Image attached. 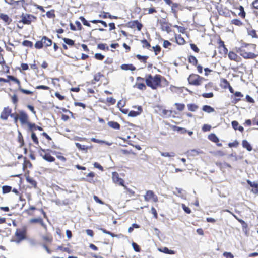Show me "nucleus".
<instances>
[{"instance_id": "f257e3e1", "label": "nucleus", "mask_w": 258, "mask_h": 258, "mask_svg": "<svg viewBox=\"0 0 258 258\" xmlns=\"http://www.w3.org/2000/svg\"><path fill=\"white\" fill-rule=\"evenodd\" d=\"M256 46L255 44H245L236 48V52L244 58L253 59L256 57V55L250 51L255 50Z\"/></svg>"}, {"instance_id": "f03ea898", "label": "nucleus", "mask_w": 258, "mask_h": 258, "mask_svg": "<svg viewBox=\"0 0 258 258\" xmlns=\"http://www.w3.org/2000/svg\"><path fill=\"white\" fill-rule=\"evenodd\" d=\"M146 83L148 86L153 89H156L161 84V76L155 75L154 77L151 75H148L146 78Z\"/></svg>"}, {"instance_id": "7ed1b4c3", "label": "nucleus", "mask_w": 258, "mask_h": 258, "mask_svg": "<svg viewBox=\"0 0 258 258\" xmlns=\"http://www.w3.org/2000/svg\"><path fill=\"white\" fill-rule=\"evenodd\" d=\"M204 78L196 74H191L188 78V81L190 84L199 86L201 85Z\"/></svg>"}, {"instance_id": "20e7f679", "label": "nucleus", "mask_w": 258, "mask_h": 258, "mask_svg": "<svg viewBox=\"0 0 258 258\" xmlns=\"http://www.w3.org/2000/svg\"><path fill=\"white\" fill-rule=\"evenodd\" d=\"M112 178L113 182L117 184L122 186L124 189L128 190L127 187L124 185V180L122 178H119V174L116 172H113L112 173Z\"/></svg>"}, {"instance_id": "39448f33", "label": "nucleus", "mask_w": 258, "mask_h": 258, "mask_svg": "<svg viewBox=\"0 0 258 258\" xmlns=\"http://www.w3.org/2000/svg\"><path fill=\"white\" fill-rule=\"evenodd\" d=\"M22 19L19 21V23H23L24 24L29 25L31 22L36 19V17L32 15L22 14L21 16Z\"/></svg>"}, {"instance_id": "423d86ee", "label": "nucleus", "mask_w": 258, "mask_h": 258, "mask_svg": "<svg viewBox=\"0 0 258 258\" xmlns=\"http://www.w3.org/2000/svg\"><path fill=\"white\" fill-rule=\"evenodd\" d=\"M144 199L146 201H149L150 200H153L154 202L158 201L157 196L152 190L147 191L146 195L144 196Z\"/></svg>"}, {"instance_id": "0eeeda50", "label": "nucleus", "mask_w": 258, "mask_h": 258, "mask_svg": "<svg viewBox=\"0 0 258 258\" xmlns=\"http://www.w3.org/2000/svg\"><path fill=\"white\" fill-rule=\"evenodd\" d=\"M19 119L22 124H26L28 122V116L23 111H21L18 114Z\"/></svg>"}, {"instance_id": "6e6552de", "label": "nucleus", "mask_w": 258, "mask_h": 258, "mask_svg": "<svg viewBox=\"0 0 258 258\" xmlns=\"http://www.w3.org/2000/svg\"><path fill=\"white\" fill-rule=\"evenodd\" d=\"M12 109L9 107H5L1 112L0 118L3 120H7L8 116L11 114Z\"/></svg>"}, {"instance_id": "1a4fd4ad", "label": "nucleus", "mask_w": 258, "mask_h": 258, "mask_svg": "<svg viewBox=\"0 0 258 258\" xmlns=\"http://www.w3.org/2000/svg\"><path fill=\"white\" fill-rule=\"evenodd\" d=\"M25 230H17L15 233V235L18 239V242H19L20 241L25 238Z\"/></svg>"}, {"instance_id": "9d476101", "label": "nucleus", "mask_w": 258, "mask_h": 258, "mask_svg": "<svg viewBox=\"0 0 258 258\" xmlns=\"http://www.w3.org/2000/svg\"><path fill=\"white\" fill-rule=\"evenodd\" d=\"M217 10L220 15L225 17H229L230 15L229 11L226 8L219 7L217 8Z\"/></svg>"}, {"instance_id": "9b49d317", "label": "nucleus", "mask_w": 258, "mask_h": 258, "mask_svg": "<svg viewBox=\"0 0 258 258\" xmlns=\"http://www.w3.org/2000/svg\"><path fill=\"white\" fill-rule=\"evenodd\" d=\"M41 41L42 42L43 46H44L46 47L51 46L52 43L51 40L47 38L46 36H43L41 39Z\"/></svg>"}, {"instance_id": "f8f14e48", "label": "nucleus", "mask_w": 258, "mask_h": 258, "mask_svg": "<svg viewBox=\"0 0 258 258\" xmlns=\"http://www.w3.org/2000/svg\"><path fill=\"white\" fill-rule=\"evenodd\" d=\"M142 111V107L141 106H139L138 107V111H131L128 113V116L131 117H136L140 114Z\"/></svg>"}, {"instance_id": "ddd939ff", "label": "nucleus", "mask_w": 258, "mask_h": 258, "mask_svg": "<svg viewBox=\"0 0 258 258\" xmlns=\"http://www.w3.org/2000/svg\"><path fill=\"white\" fill-rule=\"evenodd\" d=\"M40 155L42 157V158L47 161L48 162H53L55 160V158L50 155L49 154H45L43 155L42 153H40Z\"/></svg>"}, {"instance_id": "4468645a", "label": "nucleus", "mask_w": 258, "mask_h": 258, "mask_svg": "<svg viewBox=\"0 0 258 258\" xmlns=\"http://www.w3.org/2000/svg\"><path fill=\"white\" fill-rule=\"evenodd\" d=\"M0 18L8 24H9L12 21V19L6 14H1Z\"/></svg>"}, {"instance_id": "2eb2a0df", "label": "nucleus", "mask_w": 258, "mask_h": 258, "mask_svg": "<svg viewBox=\"0 0 258 258\" xmlns=\"http://www.w3.org/2000/svg\"><path fill=\"white\" fill-rule=\"evenodd\" d=\"M228 57L230 60L238 61L239 57L234 52L230 51L228 54Z\"/></svg>"}, {"instance_id": "dca6fc26", "label": "nucleus", "mask_w": 258, "mask_h": 258, "mask_svg": "<svg viewBox=\"0 0 258 258\" xmlns=\"http://www.w3.org/2000/svg\"><path fill=\"white\" fill-rule=\"evenodd\" d=\"M121 68L124 70H131L134 71L136 70V68L132 64H122L121 66Z\"/></svg>"}, {"instance_id": "f3484780", "label": "nucleus", "mask_w": 258, "mask_h": 258, "mask_svg": "<svg viewBox=\"0 0 258 258\" xmlns=\"http://www.w3.org/2000/svg\"><path fill=\"white\" fill-rule=\"evenodd\" d=\"M242 144L243 147L246 148L248 151H251L252 150V147L247 140H243Z\"/></svg>"}, {"instance_id": "a211bd4d", "label": "nucleus", "mask_w": 258, "mask_h": 258, "mask_svg": "<svg viewBox=\"0 0 258 258\" xmlns=\"http://www.w3.org/2000/svg\"><path fill=\"white\" fill-rule=\"evenodd\" d=\"M161 25L162 30L168 32L170 31V26L169 24L165 22V21L161 22Z\"/></svg>"}, {"instance_id": "6ab92c4d", "label": "nucleus", "mask_w": 258, "mask_h": 258, "mask_svg": "<svg viewBox=\"0 0 258 258\" xmlns=\"http://www.w3.org/2000/svg\"><path fill=\"white\" fill-rule=\"evenodd\" d=\"M107 124L109 126H110V127H111L112 128L117 129V130H119L120 128V126L119 124L116 122L109 121Z\"/></svg>"}, {"instance_id": "aec40b11", "label": "nucleus", "mask_w": 258, "mask_h": 258, "mask_svg": "<svg viewBox=\"0 0 258 258\" xmlns=\"http://www.w3.org/2000/svg\"><path fill=\"white\" fill-rule=\"evenodd\" d=\"M203 111L207 113H211L215 111L214 109L209 105H204L202 108Z\"/></svg>"}, {"instance_id": "412c9836", "label": "nucleus", "mask_w": 258, "mask_h": 258, "mask_svg": "<svg viewBox=\"0 0 258 258\" xmlns=\"http://www.w3.org/2000/svg\"><path fill=\"white\" fill-rule=\"evenodd\" d=\"M5 2L10 5H15L16 4L18 5L20 3H22V4L24 3L25 1L24 0H19V1H14V0H10V1H8L7 0H5Z\"/></svg>"}, {"instance_id": "4be33fe9", "label": "nucleus", "mask_w": 258, "mask_h": 258, "mask_svg": "<svg viewBox=\"0 0 258 258\" xmlns=\"http://www.w3.org/2000/svg\"><path fill=\"white\" fill-rule=\"evenodd\" d=\"M187 107L189 111L192 112L196 111L199 108V106L194 104H188Z\"/></svg>"}, {"instance_id": "5701e85b", "label": "nucleus", "mask_w": 258, "mask_h": 258, "mask_svg": "<svg viewBox=\"0 0 258 258\" xmlns=\"http://www.w3.org/2000/svg\"><path fill=\"white\" fill-rule=\"evenodd\" d=\"M208 138L211 141L216 143L219 141L218 137L214 134H211L208 136Z\"/></svg>"}, {"instance_id": "b1692460", "label": "nucleus", "mask_w": 258, "mask_h": 258, "mask_svg": "<svg viewBox=\"0 0 258 258\" xmlns=\"http://www.w3.org/2000/svg\"><path fill=\"white\" fill-rule=\"evenodd\" d=\"M160 153L161 156L167 157H174L175 156V154L173 152L168 153V152H160Z\"/></svg>"}, {"instance_id": "393cba45", "label": "nucleus", "mask_w": 258, "mask_h": 258, "mask_svg": "<svg viewBox=\"0 0 258 258\" xmlns=\"http://www.w3.org/2000/svg\"><path fill=\"white\" fill-rule=\"evenodd\" d=\"M12 187L10 186L5 185L2 187L3 193L4 194L9 193L11 191Z\"/></svg>"}, {"instance_id": "a878e982", "label": "nucleus", "mask_w": 258, "mask_h": 258, "mask_svg": "<svg viewBox=\"0 0 258 258\" xmlns=\"http://www.w3.org/2000/svg\"><path fill=\"white\" fill-rule=\"evenodd\" d=\"M248 34L252 38H256L257 37L255 30L253 29H250L248 30Z\"/></svg>"}, {"instance_id": "bb28decb", "label": "nucleus", "mask_w": 258, "mask_h": 258, "mask_svg": "<svg viewBox=\"0 0 258 258\" xmlns=\"http://www.w3.org/2000/svg\"><path fill=\"white\" fill-rule=\"evenodd\" d=\"M175 105L176 106V108L179 111H182L184 109L185 105L183 104L175 103Z\"/></svg>"}, {"instance_id": "cd10ccee", "label": "nucleus", "mask_w": 258, "mask_h": 258, "mask_svg": "<svg viewBox=\"0 0 258 258\" xmlns=\"http://www.w3.org/2000/svg\"><path fill=\"white\" fill-rule=\"evenodd\" d=\"M99 17H102L103 18H106L107 17H109L110 19H112V18L116 19L117 18V17H116V16H112L110 14H108V13H104L103 15H100Z\"/></svg>"}, {"instance_id": "c85d7f7f", "label": "nucleus", "mask_w": 258, "mask_h": 258, "mask_svg": "<svg viewBox=\"0 0 258 258\" xmlns=\"http://www.w3.org/2000/svg\"><path fill=\"white\" fill-rule=\"evenodd\" d=\"M188 61L190 63H192L194 65L196 64L198 62L197 59L194 56H190L188 58Z\"/></svg>"}, {"instance_id": "c756f323", "label": "nucleus", "mask_w": 258, "mask_h": 258, "mask_svg": "<svg viewBox=\"0 0 258 258\" xmlns=\"http://www.w3.org/2000/svg\"><path fill=\"white\" fill-rule=\"evenodd\" d=\"M62 39H63L64 42L69 45L72 46V45H73L74 44V41L70 39L64 38Z\"/></svg>"}, {"instance_id": "7c9ffc66", "label": "nucleus", "mask_w": 258, "mask_h": 258, "mask_svg": "<svg viewBox=\"0 0 258 258\" xmlns=\"http://www.w3.org/2000/svg\"><path fill=\"white\" fill-rule=\"evenodd\" d=\"M231 23L237 26H241L242 24L241 21L237 19H233L231 21Z\"/></svg>"}, {"instance_id": "2f4dec72", "label": "nucleus", "mask_w": 258, "mask_h": 258, "mask_svg": "<svg viewBox=\"0 0 258 258\" xmlns=\"http://www.w3.org/2000/svg\"><path fill=\"white\" fill-rule=\"evenodd\" d=\"M76 146L80 150H87V148L84 145H82L79 143H75Z\"/></svg>"}, {"instance_id": "473e14b6", "label": "nucleus", "mask_w": 258, "mask_h": 258, "mask_svg": "<svg viewBox=\"0 0 258 258\" xmlns=\"http://www.w3.org/2000/svg\"><path fill=\"white\" fill-rule=\"evenodd\" d=\"M79 19L84 25L88 27L90 26V23L85 19V18L83 17H80Z\"/></svg>"}, {"instance_id": "72a5a7b5", "label": "nucleus", "mask_w": 258, "mask_h": 258, "mask_svg": "<svg viewBox=\"0 0 258 258\" xmlns=\"http://www.w3.org/2000/svg\"><path fill=\"white\" fill-rule=\"evenodd\" d=\"M8 78L10 80L13 81L15 82L16 83H17L18 84L19 86H20V82L19 81V80H18L16 78L14 77L13 76H8Z\"/></svg>"}, {"instance_id": "f704fd0d", "label": "nucleus", "mask_w": 258, "mask_h": 258, "mask_svg": "<svg viewBox=\"0 0 258 258\" xmlns=\"http://www.w3.org/2000/svg\"><path fill=\"white\" fill-rule=\"evenodd\" d=\"M141 42L143 44V47H146L149 49L151 47L150 44L145 39L142 40Z\"/></svg>"}, {"instance_id": "c9c22d12", "label": "nucleus", "mask_w": 258, "mask_h": 258, "mask_svg": "<svg viewBox=\"0 0 258 258\" xmlns=\"http://www.w3.org/2000/svg\"><path fill=\"white\" fill-rule=\"evenodd\" d=\"M22 44L27 47H32L33 45V43L32 42L28 40H25L23 42Z\"/></svg>"}, {"instance_id": "e433bc0d", "label": "nucleus", "mask_w": 258, "mask_h": 258, "mask_svg": "<svg viewBox=\"0 0 258 258\" xmlns=\"http://www.w3.org/2000/svg\"><path fill=\"white\" fill-rule=\"evenodd\" d=\"M19 89L22 92L26 94H32L33 93V92L31 91L22 88L20 86H19Z\"/></svg>"}, {"instance_id": "4c0bfd02", "label": "nucleus", "mask_w": 258, "mask_h": 258, "mask_svg": "<svg viewBox=\"0 0 258 258\" xmlns=\"http://www.w3.org/2000/svg\"><path fill=\"white\" fill-rule=\"evenodd\" d=\"M39 222H41V218H32L29 220L31 223H39Z\"/></svg>"}, {"instance_id": "58836bf2", "label": "nucleus", "mask_w": 258, "mask_h": 258, "mask_svg": "<svg viewBox=\"0 0 258 258\" xmlns=\"http://www.w3.org/2000/svg\"><path fill=\"white\" fill-rule=\"evenodd\" d=\"M42 238L44 241H45L46 242H49V243H50L52 240V237H50L48 235L43 236L42 237Z\"/></svg>"}, {"instance_id": "ea45409f", "label": "nucleus", "mask_w": 258, "mask_h": 258, "mask_svg": "<svg viewBox=\"0 0 258 258\" xmlns=\"http://www.w3.org/2000/svg\"><path fill=\"white\" fill-rule=\"evenodd\" d=\"M247 182L251 187H255V188L258 187V184L256 182H252L251 181H250L249 180H247Z\"/></svg>"}, {"instance_id": "a19ab883", "label": "nucleus", "mask_w": 258, "mask_h": 258, "mask_svg": "<svg viewBox=\"0 0 258 258\" xmlns=\"http://www.w3.org/2000/svg\"><path fill=\"white\" fill-rule=\"evenodd\" d=\"M35 47L37 49H41L43 47L42 42L41 41H39L36 42L35 44Z\"/></svg>"}, {"instance_id": "79ce46f5", "label": "nucleus", "mask_w": 258, "mask_h": 258, "mask_svg": "<svg viewBox=\"0 0 258 258\" xmlns=\"http://www.w3.org/2000/svg\"><path fill=\"white\" fill-rule=\"evenodd\" d=\"M181 206L185 212L187 214H190L191 213V210L188 207H186L185 204H182Z\"/></svg>"}, {"instance_id": "37998d69", "label": "nucleus", "mask_w": 258, "mask_h": 258, "mask_svg": "<svg viewBox=\"0 0 258 258\" xmlns=\"http://www.w3.org/2000/svg\"><path fill=\"white\" fill-rule=\"evenodd\" d=\"M31 138H32V139L33 140V142L36 144H38V140L36 136V134L34 133H32V134H31Z\"/></svg>"}, {"instance_id": "c03bdc74", "label": "nucleus", "mask_w": 258, "mask_h": 258, "mask_svg": "<svg viewBox=\"0 0 258 258\" xmlns=\"http://www.w3.org/2000/svg\"><path fill=\"white\" fill-rule=\"evenodd\" d=\"M223 255L226 258H233L234 257L233 255L231 252H225L223 253Z\"/></svg>"}, {"instance_id": "a18cd8bd", "label": "nucleus", "mask_w": 258, "mask_h": 258, "mask_svg": "<svg viewBox=\"0 0 258 258\" xmlns=\"http://www.w3.org/2000/svg\"><path fill=\"white\" fill-rule=\"evenodd\" d=\"M134 23L136 24L137 30L138 31H140L143 27L142 24L139 23L138 21H135Z\"/></svg>"}, {"instance_id": "49530a36", "label": "nucleus", "mask_w": 258, "mask_h": 258, "mask_svg": "<svg viewBox=\"0 0 258 258\" xmlns=\"http://www.w3.org/2000/svg\"><path fill=\"white\" fill-rule=\"evenodd\" d=\"M152 48L154 50V52H155L156 55H157L158 54V53H159L161 50V48L158 45H157L156 46H153L152 47Z\"/></svg>"}, {"instance_id": "de8ad7c7", "label": "nucleus", "mask_w": 258, "mask_h": 258, "mask_svg": "<svg viewBox=\"0 0 258 258\" xmlns=\"http://www.w3.org/2000/svg\"><path fill=\"white\" fill-rule=\"evenodd\" d=\"M132 246L135 251H136V252L140 251V248L137 244H136V243L133 242Z\"/></svg>"}, {"instance_id": "09e8293b", "label": "nucleus", "mask_w": 258, "mask_h": 258, "mask_svg": "<svg viewBox=\"0 0 258 258\" xmlns=\"http://www.w3.org/2000/svg\"><path fill=\"white\" fill-rule=\"evenodd\" d=\"M10 116L12 117V118H13L14 119V122L15 123H16L17 122V121L19 119V116H18V114H15L14 113H11L10 114Z\"/></svg>"}, {"instance_id": "8fccbe9b", "label": "nucleus", "mask_w": 258, "mask_h": 258, "mask_svg": "<svg viewBox=\"0 0 258 258\" xmlns=\"http://www.w3.org/2000/svg\"><path fill=\"white\" fill-rule=\"evenodd\" d=\"M95 57L96 59H97L98 60H101L103 59V58H104V56L100 53H96L95 54Z\"/></svg>"}, {"instance_id": "3c124183", "label": "nucleus", "mask_w": 258, "mask_h": 258, "mask_svg": "<svg viewBox=\"0 0 258 258\" xmlns=\"http://www.w3.org/2000/svg\"><path fill=\"white\" fill-rule=\"evenodd\" d=\"M137 88L140 90H145L146 87L143 83H139L137 84Z\"/></svg>"}, {"instance_id": "603ef678", "label": "nucleus", "mask_w": 258, "mask_h": 258, "mask_svg": "<svg viewBox=\"0 0 258 258\" xmlns=\"http://www.w3.org/2000/svg\"><path fill=\"white\" fill-rule=\"evenodd\" d=\"M211 126L208 124H204L202 127V130L204 132L209 131L211 129Z\"/></svg>"}, {"instance_id": "864d4df0", "label": "nucleus", "mask_w": 258, "mask_h": 258, "mask_svg": "<svg viewBox=\"0 0 258 258\" xmlns=\"http://www.w3.org/2000/svg\"><path fill=\"white\" fill-rule=\"evenodd\" d=\"M107 101L111 104H115L116 100L112 97H108L107 98Z\"/></svg>"}, {"instance_id": "5fc2aeb1", "label": "nucleus", "mask_w": 258, "mask_h": 258, "mask_svg": "<svg viewBox=\"0 0 258 258\" xmlns=\"http://www.w3.org/2000/svg\"><path fill=\"white\" fill-rule=\"evenodd\" d=\"M202 96L205 98H211L213 96V93L212 92L205 93L203 94Z\"/></svg>"}, {"instance_id": "6e6d98bb", "label": "nucleus", "mask_w": 258, "mask_h": 258, "mask_svg": "<svg viewBox=\"0 0 258 258\" xmlns=\"http://www.w3.org/2000/svg\"><path fill=\"white\" fill-rule=\"evenodd\" d=\"M238 122L237 121H233L232 122V126L233 127V128L236 130H237L238 128Z\"/></svg>"}, {"instance_id": "4d7b16f0", "label": "nucleus", "mask_w": 258, "mask_h": 258, "mask_svg": "<svg viewBox=\"0 0 258 258\" xmlns=\"http://www.w3.org/2000/svg\"><path fill=\"white\" fill-rule=\"evenodd\" d=\"M36 88L37 89L48 90L49 89V87L44 85H39L37 86Z\"/></svg>"}, {"instance_id": "13d9d810", "label": "nucleus", "mask_w": 258, "mask_h": 258, "mask_svg": "<svg viewBox=\"0 0 258 258\" xmlns=\"http://www.w3.org/2000/svg\"><path fill=\"white\" fill-rule=\"evenodd\" d=\"M191 48L196 52H198L199 51V48L197 47V46L194 44H190Z\"/></svg>"}, {"instance_id": "bf43d9fd", "label": "nucleus", "mask_w": 258, "mask_h": 258, "mask_svg": "<svg viewBox=\"0 0 258 258\" xmlns=\"http://www.w3.org/2000/svg\"><path fill=\"white\" fill-rule=\"evenodd\" d=\"M29 126L30 130L32 131L33 129H35L36 125L34 123H31L29 122L26 124Z\"/></svg>"}, {"instance_id": "052dcab7", "label": "nucleus", "mask_w": 258, "mask_h": 258, "mask_svg": "<svg viewBox=\"0 0 258 258\" xmlns=\"http://www.w3.org/2000/svg\"><path fill=\"white\" fill-rule=\"evenodd\" d=\"M137 57L139 59V60H142L143 59V61L145 62L147 58V56H142V55H140L139 54H138L137 55Z\"/></svg>"}, {"instance_id": "680f3d73", "label": "nucleus", "mask_w": 258, "mask_h": 258, "mask_svg": "<svg viewBox=\"0 0 258 258\" xmlns=\"http://www.w3.org/2000/svg\"><path fill=\"white\" fill-rule=\"evenodd\" d=\"M171 45V43L167 41V40H164L163 42V47L164 48H168L169 46H170Z\"/></svg>"}, {"instance_id": "e2e57ef3", "label": "nucleus", "mask_w": 258, "mask_h": 258, "mask_svg": "<svg viewBox=\"0 0 258 258\" xmlns=\"http://www.w3.org/2000/svg\"><path fill=\"white\" fill-rule=\"evenodd\" d=\"M94 166L95 167V168H97L98 169H99V170H101V171H103V168L102 167V166H101L99 163H98L97 162H95L94 163Z\"/></svg>"}, {"instance_id": "0e129e2a", "label": "nucleus", "mask_w": 258, "mask_h": 258, "mask_svg": "<svg viewBox=\"0 0 258 258\" xmlns=\"http://www.w3.org/2000/svg\"><path fill=\"white\" fill-rule=\"evenodd\" d=\"M238 145V143L237 141L232 143H229L228 146L229 147H237Z\"/></svg>"}, {"instance_id": "69168bd1", "label": "nucleus", "mask_w": 258, "mask_h": 258, "mask_svg": "<svg viewBox=\"0 0 258 258\" xmlns=\"http://www.w3.org/2000/svg\"><path fill=\"white\" fill-rule=\"evenodd\" d=\"M151 213L154 215V217L157 218V213L156 209L154 207H152L151 209Z\"/></svg>"}, {"instance_id": "338daca9", "label": "nucleus", "mask_w": 258, "mask_h": 258, "mask_svg": "<svg viewBox=\"0 0 258 258\" xmlns=\"http://www.w3.org/2000/svg\"><path fill=\"white\" fill-rule=\"evenodd\" d=\"M55 95L60 100H62L64 98V97L63 96L60 95L58 92H56L55 93Z\"/></svg>"}, {"instance_id": "774afa93", "label": "nucleus", "mask_w": 258, "mask_h": 258, "mask_svg": "<svg viewBox=\"0 0 258 258\" xmlns=\"http://www.w3.org/2000/svg\"><path fill=\"white\" fill-rule=\"evenodd\" d=\"M252 6L254 8L258 9V0H255L253 2Z\"/></svg>"}]
</instances>
